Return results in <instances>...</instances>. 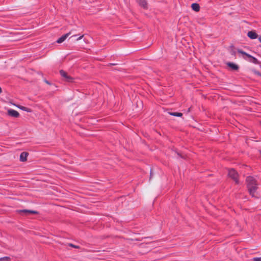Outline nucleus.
I'll return each mask as SVG.
<instances>
[{"instance_id": "nucleus-7", "label": "nucleus", "mask_w": 261, "mask_h": 261, "mask_svg": "<svg viewBox=\"0 0 261 261\" xmlns=\"http://www.w3.org/2000/svg\"><path fill=\"white\" fill-rule=\"evenodd\" d=\"M8 115L15 118H18L19 116V113L13 109H9L8 111Z\"/></svg>"}, {"instance_id": "nucleus-6", "label": "nucleus", "mask_w": 261, "mask_h": 261, "mask_svg": "<svg viewBox=\"0 0 261 261\" xmlns=\"http://www.w3.org/2000/svg\"><path fill=\"white\" fill-rule=\"evenodd\" d=\"M226 64L232 71H237L239 69V66L234 63L228 62Z\"/></svg>"}, {"instance_id": "nucleus-19", "label": "nucleus", "mask_w": 261, "mask_h": 261, "mask_svg": "<svg viewBox=\"0 0 261 261\" xmlns=\"http://www.w3.org/2000/svg\"><path fill=\"white\" fill-rule=\"evenodd\" d=\"M84 37V35L81 36L80 37H79L76 40L78 41V40H81L83 37Z\"/></svg>"}, {"instance_id": "nucleus-20", "label": "nucleus", "mask_w": 261, "mask_h": 261, "mask_svg": "<svg viewBox=\"0 0 261 261\" xmlns=\"http://www.w3.org/2000/svg\"><path fill=\"white\" fill-rule=\"evenodd\" d=\"M150 178L152 177V176H153V174H152V173L151 170L150 171Z\"/></svg>"}, {"instance_id": "nucleus-2", "label": "nucleus", "mask_w": 261, "mask_h": 261, "mask_svg": "<svg viewBox=\"0 0 261 261\" xmlns=\"http://www.w3.org/2000/svg\"><path fill=\"white\" fill-rule=\"evenodd\" d=\"M238 52L240 54H241L242 55L245 56L249 58L248 61L251 63H253L255 64H257L258 63V61L256 58L255 57H252L250 55L246 53V52L244 51L243 50L238 49L237 50Z\"/></svg>"}, {"instance_id": "nucleus-13", "label": "nucleus", "mask_w": 261, "mask_h": 261, "mask_svg": "<svg viewBox=\"0 0 261 261\" xmlns=\"http://www.w3.org/2000/svg\"><path fill=\"white\" fill-rule=\"evenodd\" d=\"M17 107L18 108H19L20 109L23 110L24 111L28 112H31L32 111L30 109L25 107H23V106H17Z\"/></svg>"}, {"instance_id": "nucleus-26", "label": "nucleus", "mask_w": 261, "mask_h": 261, "mask_svg": "<svg viewBox=\"0 0 261 261\" xmlns=\"http://www.w3.org/2000/svg\"><path fill=\"white\" fill-rule=\"evenodd\" d=\"M76 36V35H73L71 37V38Z\"/></svg>"}, {"instance_id": "nucleus-3", "label": "nucleus", "mask_w": 261, "mask_h": 261, "mask_svg": "<svg viewBox=\"0 0 261 261\" xmlns=\"http://www.w3.org/2000/svg\"><path fill=\"white\" fill-rule=\"evenodd\" d=\"M228 175L235 181L236 184H239V180L238 179V175L237 172L234 169H231L229 170Z\"/></svg>"}, {"instance_id": "nucleus-22", "label": "nucleus", "mask_w": 261, "mask_h": 261, "mask_svg": "<svg viewBox=\"0 0 261 261\" xmlns=\"http://www.w3.org/2000/svg\"><path fill=\"white\" fill-rule=\"evenodd\" d=\"M111 65H116V64H114V63H112V64H110Z\"/></svg>"}, {"instance_id": "nucleus-4", "label": "nucleus", "mask_w": 261, "mask_h": 261, "mask_svg": "<svg viewBox=\"0 0 261 261\" xmlns=\"http://www.w3.org/2000/svg\"><path fill=\"white\" fill-rule=\"evenodd\" d=\"M60 74L61 75L64 77L65 80L68 82H73V79L68 75L67 73V72H66L65 71L63 70H61L60 71Z\"/></svg>"}, {"instance_id": "nucleus-21", "label": "nucleus", "mask_w": 261, "mask_h": 261, "mask_svg": "<svg viewBox=\"0 0 261 261\" xmlns=\"http://www.w3.org/2000/svg\"><path fill=\"white\" fill-rule=\"evenodd\" d=\"M259 41L261 42V36L258 38Z\"/></svg>"}, {"instance_id": "nucleus-8", "label": "nucleus", "mask_w": 261, "mask_h": 261, "mask_svg": "<svg viewBox=\"0 0 261 261\" xmlns=\"http://www.w3.org/2000/svg\"><path fill=\"white\" fill-rule=\"evenodd\" d=\"M71 32H70L63 35L62 37H61L57 40V42L58 43H62L71 34Z\"/></svg>"}, {"instance_id": "nucleus-10", "label": "nucleus", "mask_w": 261, "mask_h": 261, "mask_svg": "<svg viewBox=\"0 0 261 261\" xmlns=\"http://www.w3.org/2000/svg\"><path fill=\"white\" fill-rule=\"evenodd\" d=\"M29 153L27 152H23L20 154V161L21 162H25L27 160V156Z\"/></svg>"}, {"instance_id": "nucleus-5", "label": "nucleus", "mask_w": 261, "mask_h": 261, "mask_svg": "<svg viewBox=\"0 0 261 261\" xmlns=\"http://www.w3.org/2000/svg\"><path fill=\"white\" fill-rule=\"evenodd\" d=\"M17 212L19 213H23L25 215H29L30 214H38V212L36 211L28 210H18Z\"/></svg>"}, {"instance_id": "nucleus-29", "label": "nucleus", "mask_w": 261, "mask_h": 261, "mask_svg": "<svg viewBox=\"0 0 261 261\" xmlns=\"http://www.w3.org/2000/svg\"><path fill=\"white\" fill-rule=\"evenodd\" d=\"M260 124H261V121L260 122Z\"/></svg>"}, {"instance_id": "nucleus-16", "label": "nucleus", "mask_w": 261, "mask_h": 261, "mask_svg": "<svg viewBox=\"0 0 261 261\" xmlns=\"http://www.w3.org/2000/svg\"><path fill=\"white\" fill-rule=\"evenodd\" d=\"M10 260V257H4L0 258V261H9Z\"/></svg>"}, {"instance_id": "nucleus-23", "label": "nucleus", "mask_w": 261, "mask_h": 261, "mask_svg": "<svg viewBox=\"0 0 261 261\" xmlns=\"http://www.w3.org/2000/svg\"><path fill=\"white\" fill-rule=\"evenodd\" d=\"M45 82H46L47 84H49V82H48V81H45Z\"/></svg>"}, {"instance_id": "nucleus-27", "label": "nucleus", "mask_w": 261, "mask_h": 261, "mask_svg": "<svg viewBox=\"0 0 261 261\" xmlns=\"http://www.w3.org/2000/svg\"><path fill=\"white\" fill-rule=\"evenodd\" d=\"M190 109H191V108H189V109H188V112H190Z\"/></svg>"}, {"instance_id": "nucleus-17", "label": "nucleus", "mask_w": 261, "mask_h": 261, "mask_svg": "<svg viewBox=\"0 0 261 261\" xmlns=\"http://www.w3.org/2000/svg\"><path fill=\"white\" fill-rule=\"evenodd\" d=\"M253 261H261V257H254L252 259Z\"/></svg>"}, {"instance_id": "nucleus-11", "label": "nucleus", "mask_w": 261, "mask_h": 261, "mask_svg": "<svg viewBox=\"0 0 261 261\" xmlns=\"http://www.w3.org/2000/svg\"><path fill=\"white\" fill-rule=\"evenodd\" d=\"M139 3V5L141 6L144 9L147 8V4L146 0H136Z\"/></svg>"}, {"instance_id": "nucleus-15", "label": "nucleus", "mask_w": 261, "mask_h": 261, "mask_svg": "<svg viewBox=\"0 0 261 261\" xmlns=\"http://www.w3.org/2000/svg\"><path fill=\"white\" fill-rule=\"evenodd\" d=\"M230 47L231 48V49L230 50V54L233 56H235L236 55V51L233 48V46H230Z\"/></svg>"}, {"instance_id": "nucleus-28", "label": "nucleus", "mask_w": 261, "mask_h": 261, "mask_svg": "<svg viewBox=\"0 0 261 261\" xmlns=\"http://www.w3.org/2000/svg\"><path fill=\"white\" fill-rule=\"evenodd\" d=\"M244 59H246V58L245 57H243Z\"/></svg>"}, {"instance_id": "nucleus-14", "label": "nucleus", "mask_w": 261, "mask_h": 261, "mask_svg": "<svg viewBox=\"0 0 261 261\" xmlns=\"http://www.w3.org/2000/svg\"><path fill=\"white\" fill-rule=\"evenodd\" d=\"M169 113L170 115L174 116L181 117L182 116V114L181 113L169 112Z\"/></svg>"}, {"instance_id": "nucleus-25", "label": "nucleus", "mask_w": 261, "mask_h": 261, "mask_svg": "<svg viewBox=\"0 0 261 261\" xmlns=\"http://www.w3.org/2000/svg\"><path fill=\"white\" fill-rule=\"evenodd\" d=\"M178 155H180L181 156V158H184L182 156H181V155H180L179 153H178Z\"/></svg>"}, {"instance_id": "nucleus-24", "label": "nucleus", "mask_w": 261, "mask_h": 261, "mask_svg": "<svg viewBox=\"0 0 261 261\" xmlns=\"http://www.w3.org/2000/svg\"><path fill=\"white\" fill-rule=\"evenodd\" d=\"M2 92V90L1 88L0 87V93H1Z\"/></svg>"}, {"instance_id": "nucleus-12", "label": "nucleus", "mask_w": 261, "mask_h": 261, "mask_svg": "<svg viewBox=\"0 0 261 261\" xmlns=\"http://www.w3.org/2000/svg\"><path fill=\"white\" fill-rule=\"evenodd\" d=\"M191 8L194 11L196 12H198L200 10V6L199 4L197 3L192 4L191 5Z\"/></svg>"}, {"instance_id": "nucleus-1", "label": "nucleus", "mask_w": 261, "mask_h": 261, "mask_svg": "<svg viewBox=\"0 0 261 261\" xmlns=\"http://www.w3.org/2000/svg\"><path fill=\"white\" fill-rule=\"evenodd\" d=\"M247 188L250 195L253 197L255 196V193L257 189L256 181L252 176H248L246 178Z\"/></svg>"}, {"instance_id": "nucleus-9", "label": "nucleus", "mask_w": 261, "mask_h": 261, "mask_svg": "<svg viewBox=\"0 0 261 261\" xmlns=\"http://www.w3.org/2000/svg\"><path fill=\"white\" fill-rule=\"evenodd\" d=\"M247 36L251 39H254L257 38L258 35L254 31H249Z\"/></svg>"}, {"instance_id": "nucleus-18", "label": "nucleus", "mask_w": 261, "mask_h": 261, "mask_svg": "<svg viewBox=\"0 0 261 261\" xmlns=\"http://www.w3.org/2000/svg\"><path fill=\"white\" fill-rule=\"evenodd\" d=\"M69 245H70V246H71V247H73V248H79V247H78V246H75V245H73V244H70Z\"/></svg>"}]
</instances>
